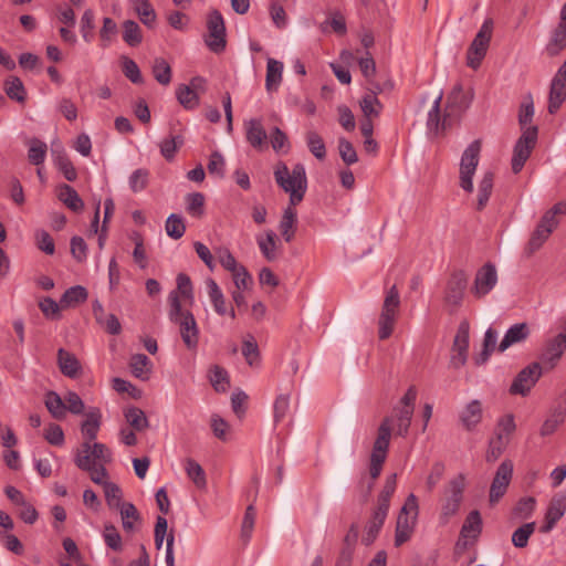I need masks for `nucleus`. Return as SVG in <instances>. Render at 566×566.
I'll return each instance as SVG.
<instances>
[{"label":"nucleus","mask_w":566,"mask_h":566,"mask_svg":"<svg viewBox=\"0 0 566 566\" xmlns=\"http://www.w3.org/2000/svg\"><path fill=\"white\" fill-rule=\"evenodd\" d=\"M441 101L442 93L433 101L428 113L427 126L436 133L451 126L470 107L472 95L464 92L460 84L455 85L447 97V106L442 118L440 117Z\"/></svg>","instance_id":"1"},{"label":"nucleus","mask_w":566,"mask_h":566,"mask_svg":"<svg viewBox=\"0 0 566 566\" xmlns=\"http://www.w3.org/2000/svg\"><path fill=\"white\" fill-rule=\"evenodd\" d=\"M273 176L277 186L289 193L291 206H296L304 199L307 177L303 164H296L290 170L285 163L280 161L274 167Z\"/></svg>","instance_id":"2"},{"label":"nucleus","mask_w":566,"mask_h":566,"mask_svg":"<svg viewBox=\"0 0 566 566\" xmlns=\"http://www.w3.org/2000/svg\"><path fill=\"white\" fill-rule=\"evenodd\" d=\"M464 489L465 479L463 474L457 475L447 484L440 501L439 523L441 525L449 524L458 515L463 502Z\"/></svg>","instance_id":"3"},{"label":"nucleus","mask_w":566,"mask_h":566,"mask_svg":"<svg viewBox=\"0 0 566 566\" xmlns=\"http://www.w3.org/2000/svg\"><path fill=\"white\" fill-rule=\"evenodd\" d=\"M419 514L418 500L413 493H410L402 505L397 518L395 545L401 546L410 539Z\"/></svg>","instance_id":"4"},{"label":"nucleus","mask_w":566,"mask_h":566,"mask_svg":"<svg viewBox=\"0 0 566 566\" xmlns=\"http://www.w3.org/2000/svg\"><path fill=\"white\" fill-rule=\"evenodd\" d=\"M392 419L387 417L382 420L378 428V434L374 442L373 451L370 454L369 474L373 480H376L382 470V464L387 458L391 437Z\"/></svg>","instance_id":"5"},{"label":"nucleus","mask_w":566,"mask_h":566,"mask_svg":"<svg viewBox=\"0 0 566 566\" xmlns=\"http://www.w3.org/2000/svg\"><path fill=\"white\" fill-rule=\"evenodd\" d=\"M481 153V142L475 139L464 149L460 159L459 185L471 193L474 189L473 176L475 175Z\"/></svg>","instance_id":"6"},{"label":"nucleus","mask_w":566,"mask_h":566,"mask_svg":"<svg viewBox=\"0 0 566 566\" xmlns=\"http://www.w3.org/2000/svg\"><path fill=\"white\" fill-rule=\"evenodd\" d=\"M493 28V20L491 18L485 19L470 44L467 51V64L471 69L476 70L485 57L492 39Z\"/></svg>","instance_id":"7"},{"label":"nucleus","mask_w":566,"mask_h":566,"mask_svg":"<svg viewBox=\"0 0 566 566\" xmlns=\"http://www.w3.org/2000/svg\"><path fill=\"white\" fill-rule=\"evenodd\" d=\"M399 305V292L394 285L388 290L386 294L378 321V335L380 339H386L391 335Z\"/></svg>","instance_id":"8"},{"label":"nucleus","mask_w":566,"mask_h":566,"mask_svg":"<svg viewBox=\"0 0 566 566\" xmlns=\"http://www.w3.org/2000/svg\"><path fill=\"white\" fill-rule=\"evenodd\" d=\"M538 128L532 127L525 129L513 147V155L511 160L512 171L518 174L527 159L530 158L533 149L537 144Z\"/></svg>","instance_id":"9"},{"label":"nucleus","mask_w":566,"mask_h":566,"mask_svg":"<svg viewBox=\"0 0 566 566\" xmlns=\"http://www.w3.org/2000/svg\"><path fill=\"white\" fill-rule=\"evenodd\" d=\"M112 461L111 450L103 443L88 441L82 444L81 451L76 454L74 462L78 469H91L92 464H105Z\"/></svg>","instance_id":"10"},{"label":"nucleus","mask_w":566,"mask_h":566,"mask_svg":"<svg viewBox=\"0 0 566 566\" xmlns=\"http://www.w3.org/2000/svg\"><path fill=\"white\" fill-rule=\"evenodd\" d=\"M208 35L205 39L207 46L214 53L226 48V25L222 14L218 10L209 13L207 19Z\"/></svg>","instance_id":"11"},{"label":"nucleus","mask_w":566,"mask_h":566,"mask_svg":"<svg viewBox=\"0 0 566 566\" xmlns=\"http://www.w3.org/2000/svg\"><path fill=\"white\" fill-rule=\"evenodd\" d=\"M483 522L478 510L471 511L464 518L457 541V548L465 549L473 545L482 533Z\"/></svg>","instance_id":"12"},{"label":"nucleus","mask_w":566,"mask_h":566,"mask_svg":"<svg viewBox=\"0 0 566 566\" xmlns=\"http://www.w3.org/2000/svg\"><path fill=\"white\" fill-rule=\"evenodd\" d=\"M566 350V334L558 333L548 338L539 355L541 365L546 369H553L560 360Z\"/></svg>","instance_id":"13"},{"label":"nucleus","mask_w":566,"mask_h":566,"mask_svg":"<svg viewBox=\"0 0 566 566\" xmlns=\"http://www.w3.org/2000/svg\"><path fill=\"white\" fill-rule=\"evenodd\" d=\"M542 369L539 363H532L523 368L513 380L510 392L521 396L527 395L539 379Z\"/></svg>","instance_id":"14"},{"label":"nucleus","mask_w":566,"mask_h":566,"mask_svg":"<svg viewBox=\"0 0 566 566\" xmlns=\"http://www.w3.org/2000/svg\"><path fill=\"white\" fill-rule=\"evenodd\" d=\"M513 475V463L510 460L503 461L491 483L489 501L491 505L496 504L506 493Z\"/></svg>","instance_id":"15"},{"label":"nucleus","mask_w":566,"mask_h":566,"mask_svg":"<svg viewBox=\"0 0 566 566\" xmlns=\"http://www.w3.org/2000/svg\"><path fill=\"white\" fill-rule=\"evenodd\" d=\"M484 409L483 403L479 399H472L459 410L458 418L462 428L469 432L478 429L483 421Z\"/></svg>","instance_id":"16"},{"label":"nucleus","mask_w":566,"mask_h":566,"mask_svg":"<svg viewBox=\"0 0 566 566\" xmlns=\"http://www.w3.org/2000/svg\"><path fill=\"white\" fill-rule=\"evenodd\" d=\"M566 99V60L558 69L551 83L548 112L555 114Z\"/></svg>","instance_id":"17"},{"label":"nucleus","mask_w":566,"mask_h":566,"mask_svg":"<svg viewBox=\"0 0 566 566\" xmlns=\"http://www.w3.org/2000/svg\"><path fill=\"white\" fill-rule=\"evenodd\" d=\"M497 283V272L493 264H484L475 274L472 292L478 297L489 294Z\"/></svg>","instance_id":"18"},{"label":"nucleus","mask_w":566,"mask_h":566,"mask_svg":"<svg viewBox=\"0 0 566 566\" xmlns=\"http://www.w3.org/2000/svg\"><path fill=\"white\" fill-rule=\"evenodd\" d=\"M470 340V324L468 321H462L459 324L454 342H453V350L457 352V355L452 357V363L455 366H463L467 361L468 357V348Z\"/></svg>","instance_id":"19"},{"label":"nucleus","mask_w":566,"mask_h":566,"mask_svg":"<svg viewBox=\"0 0 566 566\" xmlns=\"http://www.w3.org/2000/svg\"><path fill=\"white\" fill-rule=\"evenodd\" d=\"M175 323L179 325L180 336L186 347L190 350L196 349L199 343V328L193 315L186 311L184 317Z\"/></svg>","instance_id":"20"},{"label":"nucleus","mask_w":566,"mask_h":566,"mask_svg":"<svg viewBox=\"0 0 566 566\" xmlns=\"http://www.w3.org/2000/svg\"><path fill=\"white\" fill-rule=\"evenodd\" d=\"M467 289V276L463 272L452 273L446 287V302L451 306H459Z\"/></svg>","instance_id":"21"},{"label":"nucleus","mask_w":566,"mask_h":566,"mask_svg":"<svg viewBox=\"0 0 566 566\" xmlns=\"http://www.w3.org/2000/svg\"><path fill=\"white\" fill-rule=\"evenodd\" d=\"M566 512V492L559 493L555 495L547 509L545 515V525L542 527L544 533L551 532L557 521L565 514Z\"/></svg>","instance_id":"22"},{"label":"nucleus","mask_w":566,"mask_h":566,"mask_svg":"<svg viewBox=\"0 0 566 566\" xmlns=\"http://www.w3.org/2000/svg\"><path fill=\"white\" fill-rule=\"evenodd\" d=\"M531 334L530 326L526 323H516L512 325L504 334L499 344V352L504 353L511 346L522 343L528 338Z\"/></svg>","instance_id":"23"},{"label":"nucleus","mask_w":566,"mask_h":566,"mask_svg":"<svg viewBox=\"0 0 566 566\" xmlns=\"http://www.w3.org/2000/svg\"><path fill=\"white\" fill-rule=\"evenodd\" d=\"M247 142L255 149H261L266 140V132L260 118H249L243 123Z\"/></svg>","instance_id":"24"},{"label":"nucleus","mask_w":566,"mask_h":566,"mask_svg":"<svg viewBox=\"0 0 566 566\" xmlns=\"http://www.w3.org/2000/svg\"><path fill=\"white\" fill-rule=\"evenodd\" d=\"M258 247L262 255L268 261H274L277 256V235L273 230H266L263 234H258L256 238Z\"/></svg>","instance_id":"25"},{"label":"nucleus","mask_w":566,"mask_h":566,"mask_svg":"<svg viewBox=\"0 0 566 566\" xmlns=\"http://www.w3.org/2000/svg\"><path fill=\"white\" fill-rule=\"evenodd\" d=\"M207 287H208L209 298H210V302L212 303V306H213L214 311L219 315H227V314H229L230 317L234 318L235 317V313H234L233 310H230V311L227 310L226 300H224L223 293L220 290V287L218 286V284L216 283V281L212 280V279H209L207 281Z\"/></svg>","instance_id":"26"},{"label":"nucleus","mask_w":566,"mask_h":566,"mask_svg":"<svg viewBox=\"0 0 566 566\" xmlns=\"http://www.w3.org/2000/svg\"><path fill=\"white\" fill-rule=\"evenodd\" d=\"M566 48V22H559L553 30L549 41L545 46V52L549 56L558 55Z\"/></svg>","instance_id":"27"},{"label":"nucleus","mask_w":566,"mask_h":566,"mask_svg":"<svg viewBox=\"0 0 566 566\" xmlns=\"http://www.w3.org/2000/svg\"><path fill=\"white\" fill-rule=\"evenodd\" d=\"M57 364L61 373L70 378H75L81 369L78 359L63 348L57 350Z\"/></svg>","instance_id":"28"},{"label":"nucleus","mask_w":566,"mask_h":566,"mask_svg":"<svg viewBox=\"0 0 566 566\" xmlns=\"http://www.w3.org/2000/svg\"><path fill=\"white\" fill-rule=\"evenodd\" d=\"M208 378L212 388L217 392H227L230 388V377L228 371L219 366L213 365L209 368Z\"/></svg>","instance_id":"29"},{"label":"nucleus","mask_w":566,"mask_h":566,"mask_svg":"<svg viewBox=\"0 0 566 566\" xmlns=\"http://www.w3.org/2000/svg\"><path fill=\"white\" fill-rule=\"evenodd\" d=\"M132 374L142 380H147L151 374V361L145 354H135L130 357Z\"/></svg>","instance_id":"30"},{"label":"nucleus","mask_w":566,"mask_h":566,"mask_svg":"<svg viewBox=\"0 0 566 566\" xmlns=\"http://www.w3.org/2000/svg\"><path fill=\"white\" fill-rule=\"evenodd\" d=\"M117 511H119L124 531L128 533L134 532L136 523L140 522V515L136 506L130 502H125Z\"/></svg>","instance_id":"31"},{"label":"nucleus","mask_w":566,"mask_h":566,"mask_svg":"<svg viewBox=\"0 0 566 566\" xmlns=\"http://www.w3.org/2000/svg\"><path fill=\"white\" fill-rule=\"evenodd\" d=\"M283 63L275 59H268L265 87L269 92L276 90L282 81Z\"/></svg>","instance_id":"32"},{"label":"nucleus","mask_w":566,"mask_h":566,"mask_svg":"<svg viewBox=\"0 0 566 566\" xmlns=\"http://www.w3.org/2000/svg\"><path fill=\"white\" fill-rule=\"evenodd\" d=\"M59 199L72 211H81L84 202L74 188L64 184L59 189Z\"/></svg>","instance_id":"33"},{"label":"nucleus","mask_w":566,"mask_h":566,"mask_svg":"<svg viewBox=\"0 0 566 566\" xmlns=\"http://www.w3.org/2000/svg\"><path fill=\"white\" fill-rule=\"evenodd\" d=\"M101 423V411L98 408H93L86 413V419L82 423L81 430L85 439L94 440L97 436Z\"/></svg>","instance_id":"34"},{"label":"nucleus","mask_w":566,"mask_h":566,"mask_svg":"<svg viewBox=\"0 0 566 566\" xmlns=\"http://www.w3.org/2000/svg\"><path fill=\"white\" fill-rule=\"evenodd\" d=\"M123 40L132 48H136L143 42V31L139 24L134 20H126L122 24Z\"/></svg>","instance_id":"35"},{"label":"nucleus","mask_w":566,"mask_h":566,"mask_svg":"<svg viewBox=\"0 0 566 566\" xmlns=\"http://www.w3.org/2000/svg\"><path fill=\"white\" fill-rule=\"evenodd\" d=\"M52 156L54 158V163L59 170L63 174L66 180L74 181L77 177V172L64 153L63 148L61 149H52Z\"/></svg>","instance_id":"36"},{"label":"nucleus","mask_w":566,"mask_h":566,"mask_svg":"<svg viewBox=\"0 0 566 566\" xmlns=\"http://www.w3.org/2000/svg\"><path fill=\"white\" fill-rule=\"evenodd\" d=\"M494 184V174L492 171H485L478 185V209L482 210L492 193Z\"/></svg>","instance_id":"37"},{"label":"nucleus","mask_w":566,"mask_h":566,"mask_svg":"<svg viewBox=\"0 0 566 566\" xmlns=\"http://www.w3.org/2000/svg\"><path fill=\"white\" fill-rule=\"evenodd\" d=\"M87 291L81 285H75L67 289L60 298L62 307H72L87 300Z\"/></svg>","instance_id":"38"},{"label":"nucleus","mask_w":566,"mask_h":566,"mask_svg":"<svg viewBox=\"0 0 566 566\" xmlns=\"http://www.w3.org/2000/svg\"><path fill=\"white\" fill-rule=\"evenodd\" d=\"M44 405L53 418L61 420L65 417L66 407L64 400L57 392H46L44 397Z\"/></svg>","instance_id":"39"},{"label":"nucleus","mask_w":566,"mask_h":566,"mask_svg":"<svg viewBox=\"0 0 566 566\" xmlns=\"http://www.w3.org/2000/svg\"><path fill=\"white\" fill-rule=\"evenodd\" d=\"M130 2L140 21L151 28L156 21V12L149 0H130Z\"/></svg>","instance_id":"40"},{"label":"nucleus","mask_w":566,"mask_h":566,"mask_svg":"<svg viewBox=\"0 0 566 566\" xmlns=\"http://www.w3.org/2000/svg\"><path fill=\"white\" fill-rule=\"evenodd\" d=\"M296 223V211L293 206H289L284 209L282 219L280 221V231L286 242H290L294 237V227Z\"/></svg>","instance_id":"41"},{"label":"nucleus","mask_w":566,"mask_h":566,"mask_svg":"<svg viewBox=\"0 0 566 566\" xmlns=\"http://www.w3.org/2000/svg\"><path fill=\"white\" fill-rule=\"evenodd\" d=\"M176 97L186 109H195L199 106V94L188 85H179L176 90Z\"/></svg>","instance_id":"42"},{"label":"nucleus","mask_w":566,"mask_h":566,"mask_svg":"<svg viewBox=\"0 0 566 566\" xmlns=\"http://www.w3.org/2000/svg\"><path fill=\"white\" fill-rule=\"evenodd\" d=\"M48 146L44 142L32 138L29 142L28 159L34 166H41L46 158Z\"/></svg>","instance_id":"43"},{"label":"nucleus","mask_w":566,"mask_h":566,"mask_svg":"<svg viewBox=\"0 0 566 566\" xmlns=\"http://www.w3.org/2000/svg\"><path fill=\"white\" fill-rule=\"evenodd\" d=\"M497 337H499V333L494 328L489 327L485 331L484 339H483V348H482V352L480 353L479 357L476 358L478 364L485 363L489 359L490 355L499 347V346H496Z\"/></svg>","instance_id":"44"},{"label":"nucleus","mask_w":566,"mask_h":566,"mask_svg":"<svg viewBox=\"0 0 566 566\" xmlns=\"http://www.w3.org/2000/svg\"><path fill=\"white\" fill-rule=\"evenodd\" d=\"M413 415V407H399L395 410V417L397 418L396 434L406 437L409 431Z\"/></svg>","instance_id":"45"},{"label":"nucleus","mask_w":566,"mask_h":566,"mask_svg":"<svg viewBox=\"0 0 566 566\" xmlns=\"http://www.w3.org/2000/svg\"><path fill=\"white\" fill-rule=\"evenodd\" d=\"M155 80L161 85H168L171 82V67L163 57H156L151 65Z\"/></svg>","instance_id":"46"},{"label":"nucleus","mask_w":566,"mask_h":566,"mask_svg":"<svg viewBox=\"0 0 566 566\" xmlns=\"http://www.w3.org/2000/svg\"><path fill=\"white\" fill-rule=\"evenodd\" d=\"M185 470L188 478L197 488L205 489L207 486L206 473L198 462L192 459H188L185 463Z\"/></svg>","instance_id":"47"},{"label":"nucleus","mask_w":566,"mask_h":566,"mask_svg":"<svg viewBox=\"0 0 566 566\" xmlns=\"http://www.w3.org/2000/svg\"><path fill=\"white\" fill-rule=\"evenodd\" d=\"M360 107L366 117H377L382 109V104L376 96V92H368L363 96Z\"/></svg>","instance_id":"48"},{"label":"nucleus","mask_w":566,"mask_h":566,"mask_svg":"<svg viewBox=\"0 0 566 566\" xmlns=\"http://www.w3.org/2000/svg\"><path fill=\"white\" fill-rule=\"evenodd\" d=\"M306 145L310 151L318 160H323L326 157V147L323 138L314 130H310L305 136Z\"/></svg>","instance_id":"49"},{"label":"nucleus","mask_w":566,"mask_h":566,"mask_svg":"<svg viewBox=\"0 0 566 566\" xmlns=\"http://www.w3.org/2000/svg\"><path fill=\"white\" fill-rule=\"evenodd\" d=\"M242 355L251 367H259L260 352L253 336H248L242 344Z\"/></svg>","instance_id":"50"},{"label":"nucleus","mask_w":566,"mask_h":566,"mask_svg":"<svg viewBox=\"0 0 566 566\" xmlns=\"http://www.w3.org/2000/svg\"><path fill=\"white\" fill-rule=\"evenodd\" d=\"M125 419L137 431L145 430L149 426L145 412L137 407L128 408L125 411Z\"/></svg>","instance_id":"51"},{"label":"nucleus","mask_w":566,"mask_h":566,"mask_svg":"<svg viewBox=\"0 0 566 566\" xmlns=\"http://www.w3.org/2000/svg\"><path fill=\"white\" fill-rule=\"evenodd\" d=\"M4 90L9 98L23 103L27 97L25 88L19 77H10L6 81Z\"/></svg>","instance_id":"52"},{"label":"nucleus","mask_w":566,"mask_h":566,"mask_svg":"<svg viewBox=\"0 0 566 566\" xmlns=\"http://www.w3.org/2000/svg\"><path fill=\"white\" fill-rule=\"evenodd\" d=\"M103 489L105 500L109 509L117 510L125 503L123 502V492L116 483H105V486Z\"/></svg>","instance_id":"53"},{"label":"nucleus","mask_w":566,"mask_h":566,"mask_svg":"<svg viewBox=\"0 0 566 566\" xmlns=\"http://www.w3.org/2000/svg\"><path fill=\"white\" fill-rule=\"evenodd\" d=\"M551 234L552 233H549V229H542L536 224L526 245V252L528 254H533L534 252L539 250L543 247V244L548 240Z\"/></svg>","instance_id":"54"},{"label":"nucleus","mask_w":566,"mask_h":566,"mask_svg":"<svg viewBox=\"0 0 566 566\" xmlns=\"http://www.w3.org/2000/svg\"><path fill=\"white\" fill-rule=\"evenodd\" d=\"M184 140L181 136H171L163 139L159 143L160 154L161 156L170 161L175 158L177 150L181 147Z\"/></svg>","instance_id":"55"},{"label":"nucleus","mask_w":566,"mask_h":566,"mask_svg":"<svg viewBox=\"0 0 566 566\" xmlns=\"http://www.w3.org/2000/svg\"><path fill=\"white\" fill-rule=\"evenodd\" d=\"M285 103L289 107H298L308 115H314L316 112L315 103L311 98H303L297 94L290 93L285 98Z\"/></svg>","instance_id":"56"},{"label":"nucleus","mask_w":566,"mask_h":566,"mask_svg":"<svg viewBox=\"0 0 566 566\" xmlns=\"http://www.w3.org/2000/svg\"><path fill=\"white\" fill-rule=\"evenodd\" d=\"M290 394H281L275 398L273 405V419L275 423L283 421L290 413Z\"/></svg>","instance_id":"57"},{"label":"nucleus","mask_w":566,"mask_h":566,"mask_svg":"<svg viewBox=\"0 0 566 566\" xmlns=\"http://www.w3.org/2000/svg\"><path fill=\"white\" fill-rule=\"evenodd\" d=\"M165 229L168 237L177 240L185 234L186 226L180 216L171 213L166 220Z\"/></svg>","instance_id":"58"},{"label":"nucleus","mask_w":566,"mask_h":566,"mask_svg":"<svg viewBox=\"0 0 566 566\" xmlns=\"http://www.w3.org/2000/svg\"><path fill=\"white\" fill-rule=\"evenodd\" d=\"M103 538L108 548L115 552H120L123 549L122 536L113 524H105L103 531Z\"/></svg>","instance_id":"59"},{"label":"nucleus","mask_w":566,"mask_h":566,"mask_svg":"<svg viewBox=\"0 0 566 566\" xmlns=\"http://www.w3.org/2000/svg\"><path fill=\"white\" fill-rule=\"evenodd\" d=\"M186 210L195 217H201L203 214L205 197L200 192H192L186 196Z\"/></svg>","instance_id":"60"},{"label":"nucleus","mask_w":566,"mask_h":566,"mask_svg":"<svg viewBox=\"0 0 566 566\" xmlns=\"http://www.w3.org/2000/svg\"><path fill=\"white\" fill-rule=\"evenodd\" d=\"M94 19H95V14L92 9H86L81 17L80 31H81L83 40L86 43H91L94 39V33H93V30L95 28Z\"/></svg>","instance_id":"61"},{"label":"nucleus","mask_w":566,"mask_h":566,"mask_svg":"<svg viewBox=\"0 0 566 566\" xmlns=\"http://www.w3.org/2000/svg\"><path fill=\"white\" fill-rule=\"evenodd\" d=\"M535 531V523H525L513 532L512 543L517 548H523L527 545L530 536Z\"/></svg>","instance_id":"62"},{"label":"nucleus","mask_w":566,"mask_h":566,"mask_svg":"<svg viewBox=\"0 0 566 566\" xmlns=\"http://www.w3.org/2000/svg\"><path fill=\"white\" fill-rule=\"evenodd\" d=\"M122 70H123V73L124 75L134 84H143L144 83V78H143V75H142V72L139 70V66L137 65V63L127 57V56H124L122 59Z\"/></svg>","instance_id":"63"},{"label":"nucleus","mask_w":566,"mask_h":566,"mask_svg":"<svg viewBox=\"0 0 566 566\" xmlns=\"http://www.w3.org/2000/svg\"><path fill=\"white\" fill-rule=\"evenodd\" d=\"M148 180L149 171L144 168H138L130 174L128 185L133 192H140L147 187Z\"/></svg>","instance_id":"64"}]
</instances>
